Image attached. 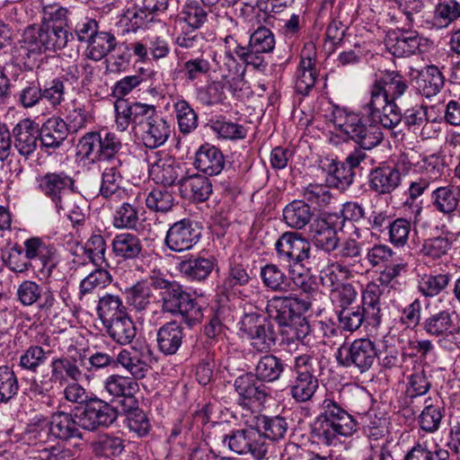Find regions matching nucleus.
<instances>
[{
	"label": "nucleus",
	"instance_id": "1",
	"mask_svg": "<svg viewBox=\"0 0 460 460\" xmlns=\"http://www.w3.org/2000/svg\"><path fill=\"white\" fill-rule=\"evenodd\" d=\"M73 38L67 30H59L33 23L23 30L16 49V58L25 71H32L42 54L65 49Z\"/></svg>",
	"mask_w": 460,
	"mask_h": 460
},
{
	"label": "nucleus",
	"instance_id": "2",
	"mask_svg": "<svg viewBox=\"0 0 460 460\" xmlns=\"http://www.w3.org/2000/svg\"><path fill=\"white\" fill-rule=\"evenodd\" d=\"M358 420L337 402L332 394H326L320 413L311 426V437L318 444L329 446L339 436L349 437L358 429Z\"/></svg>",
	"mask_w": 460,
	"mask_h": 460
},
{
	"label": "nucleus",
	"instance_id": "3",
	"mask_svg": "<svg viewBox=\"0 0 460 460\" xmlns=\"http://www.w3.org/2000/svg\"><path fill=\"white\" fill-rule=\"evenodd\" d=\"M275 251L279 262L287 265L293 283L305 293L313 291V283L308 275L296 270L298 265L303 266L310 258L311 244L308 240L301 233L288 231L275 243Z\"/></svg>",
	"mask_w": 460,
	"mask_h": 460
},
{
	"label": "nucleus",
	"instance_id": "4",
	"mask_svg": "<svg viewBox=\"0 0 460 460\" xmlns=\"http://www.w3.org/2000/svg\"><path fill=\"white\" fill-rule=\"evenodd\" d=\"M331 114L336 129L363 148H374L384 139L381 128L375 122L367 123L360 111L333 104Z\"/></svg>",
	"mask_w": 460,
	"mask_h": 460
},
{
	"label": "nucleus",
	"instance_id": "5",
	"mask_svg": "<svg viewBox=\"0 0 460 460\" xmlns=\"http://www.w3.org/2000/svg\"><path fill=\"white\" fill-rule=\"evenodd\" d=\"M315 358L309 354H302L294 358L290 369L294 375L288 386V394L295 402L303 403L313 399L319 388Z\"/></svg>",
	"mask_w": 460,
	"mask_h": 460
},
{
	"label": "nucleus",
	"instance_id": "6",
	"mask_svg": "<svg viewBox=\"0 0 460 460\" xmlns=\"http://www.w3.org/2000/svg\"><path fill=\"white\" fill-rule=\"evenodd\" d=\"M162 311L172 315L180 314L190 328L203 318L202 307L196 297L177 281L165 292H161Z\"/></svg>",
	"mask_w": 460,
	"mask_h": 460
},
{
	"label": "nucleus",
	"instance_id": "7",
	"mask_svg": "<svg viewBox=\"0 0 460 460\" xmlns=\"http://www.w3.org/2000/svg\"><path fill=\"white\" fill-rule=\"evenodd\" d=\"M24 252L31 261V269L37 268L39 274L49 282L58 280L56 271L59 264V252L57 246L49 239L31 236L24 241Z\"/></svg>",
	"mask_w": 460,
	"mask_h": 460
},
{
	"label": "nucleus",
	"instance_id": "8",
	"mask_svg": "<svg viewBox=\"0 0 460 460\" xmlns=\"http://www.w3.org/2000/svg\"><path fill=\"white\" fill-rule=\"evenodd\" d=\"M119 415V409L96 395L89 397L84 406L77 408L76 417L79 427L86 431L95 432L113 426Z\"/></svg>",
	"mask_w": 460,
	"mask_h": 460
},
{
	"label": "nucleus",
	"instance_id": "9",
	"mask_svg": "<svg viewBox=\"0 0 460 460\" xmlns=\"http://www.w3.org/2000/svg\"><path fill=\"white\" fill-rule=\"evenodd\" d=\"M377 358L376 345L368 338L356 339L350 343L344 342L335 353L340 367H353L361 374L368 371Z\"/></svg>",
	"mask_w": 460,
	"mask_h": 460
},
{
	"label": "nucleus",
	"instance_id": "10",
	"mask_svg": "<svg viewBox=\"0 0 460 460\" xmlns=\"http://www.w3.org/2000/svg\"><path fill=\"white\" fill-rule=\"evenodd\" d=\"M135 133L146 148L155 149L168 140L171 126L162 112L151 104L150 110L145 112Z\"/></svg>",
	"mask_w": 460,
	"mask_h": 460
},
{
	"label": "nucleus",
	"instance_id": "11",
	"mask_svg": "<svg viewBox=\"0 0 460 460\" xmlns=\"http://www.w3.org/2000/svg\"><path fill=\"white\" fill-rule=\"evenodd\" d=\"M340 214L323 212L316 216L309 225V236L314 246L328 253L335 252L340 243Z\"/></svg>",
	"mask_w": 460,
	"mask_h": 460
},
{
	"label": "nucleus",
	"instance_id": "12",
	"mask_svg": "<svg viewBox=\"0 0 460 460\" xmlns=\"http://www.w3.org/2000/svg\"><path fill=\"white\" fill-rule=\"evenodd\" d=\"M222 442L227 443L231 451L239 455L250 453L257 460L264 458L268 453L269 444L258 429H234L222 437Z\"/></svg>",
	"mask_w": 460,
	"mask_h": 460
},
{
	"label": "nucleus",
	"instance_id": "13",
	"mask_svg": "<svg viewBox=\"0 0 460 460\" xmlns=\"http://www.w3.org/2000/svg\"><path fill=\"white\" fill-rule=\"evenodd\" d=\"M37 181L39 190L55 207H60L68 196L80 194L75 180L64 171L46 172L37 178Z\"/></svg>",
	"mask_w": 460,
	"mask_h": 460
},
{
	"label": "nucleus",
	"instance_id": "14",
	"mask_svg": "<svg viewBox=\"0 0 460 460\" xmlns=\"http://www.w3.org/2000/svg\"><path fill=\"white\" fill-rule=\"evenodd\" d=\"M316 62L317 50L315 44L312 41L305 43L295 73V89L298 94L306 96L315 86L319 76Z\"/></svg>",
	"mask_w": 460,
	"mask_h": 460
},
{
	"label": "nucleus",
	"instance_id": "15",
	"mask_svg": "<svg viewBox=\"0 0 460 460\" xmlns=\"http://www.w3.org/2000/svg\"><path fill=\"white\" fill-rule=\"evenodd\" d=\"M234 388L238 395L237 403L243 408L253 404L263 405L270 397V388L257 378L253 372L238 376L234 382Z\"/></svg>",
	"mask_w": 460,
	"mask_h": 460
},
{
	"label": "nucleus",
	"instance_id": "16",
	"mask_svg": "<svg viewBox=\"0 0 460 460\" xmlns=\"http://www.w3.org/2000/svg\"><path fill=\"white\" fill-rule=\"evenodd\" d=\"M201 236L198 223L190 218H182L168 228L164 245L172 252H183L190 250Z\"/></svg>",
	"mask_w": 460,
	"mask_h": 460
},
{
	"label": "nucleus",
	"instance_id": "17",
	"mask_svg": "<svg viewBox=\"0 0 460 460\" xmlns=\"http://www.w3.org/2000/svg\"><path fill=\"white\" fill-rule=\"evenodd\" d=\"M252 279V270L242 254H234L228 260L227 271L219 286L221 294H235L240 288L249 285Z\"/></svg>",
	"mask_w": 460,
	"mask_h": 460
},
{
	"label": "nucleus",
	"instance_id": "18",
	"mask_svg": "<svg viewBox=\"0 0 460 460\" xmlns=\"http://www.w3.org/2000/svg\"><path fill=\"white\" fill-rule=\"evenodd\" d=\"M363 109L367 112L368 121L379 123L387 129L394 128L402 121V113L394 100L381 97L378 101L376 96L370 95Z\"/></svg>",
	"mask_w": 460,
	"mask_h": 460
},
{
	"label": "nucleus",
	"instance_id": "19",
	"mask_svg": "<svg viewBox=\"0 0 460 460\" xmlns=\"http://www.w3.org/2000/svg\"><path fill=\"white\" fill-rule=\"evenodd\" d=\"M13 147L25 160L36 152L40 142V125L30 118L21 119L12 129Z\"/></svg>",
	"mask_w": 460,
	"mask_h": 460
},
{
	"label": "nucleus",
	"instance_id": "20",
	"mask_svg": "<svg viewBox=\"0 0 460 460\" xmlns=\"http://www.w3.org/2000/svg\"><path fill=\"white\" fill-rule=\"evenodd\" d=\"M387 51L395 58H408L420 51L421 38L418 31L404 26L390 31L385 38Z\"/></svg>",
	"mask_w": 460,
	"mask_h": 460
},
{
	"label": "nucleus",
	"instance_id": "21",
	"mask_svg": "<svg viewBox=\"0 0 460 460\" xmlns=\"http://www.w3.org/2000/svg\"><path fill=\"white\" fill-rule=\"evenodd\" d=\"M409 89L406 77L396 70H385L379 78L376 79L370 89V95L396 101Z\"/></svg>",
	"mask_w": 460,
	"mask_h": 460
},
{
	"label": "nucleus",
	"instance_id": "22",
	"mask_svg": "<svg viewBox=\"0 0 460 460\" xmlns=\"http://www.w3.org/2000/svg\"><path fill=\"white\" fill-rule=\"evenodd\" d=\"M79 79L77 67H69L68 71L61 75L45 82L41 85L42 102L48 103L52 109L58 108L66 99V84L77 83Z\"/></svg>",
	"mask_w": 460,
	"mask_h": 460
},
{
	"label": "nucleus",
	"instance_id": "23",
	"mask_svg": "<svg viewBox=\"0 0 460 460\" xmlns=\"http://www.w3.org/2000/svg\"><path fill=\"white\" fill-rule=\"evenodd\" d=\"M419 331L440 339L459 334L460 327L456 325L452 313L444 309L424 316Z\"/></svg>",
	"mask_w": 460,
	"mask_h": 460
},
{
	"label": "nucleus",
	"instance_id": "24",
	"mask_svg": "<svg viewBox=\"0 0 460 460\" xmlns=\"http://www.w3.org/2000/svg\"><path fill=\"white\" fill-rule=\"evenodd\" d=\"M150 105L140 102H129L128 99L116 100L114 102L115 124L119 131H125L129 125L137 129L145 112L150 110Z\"/></svg>",
	"mask_w": 460,
	"mask_h": 460
},
{
	"label": "nucleus",
	"instance_id": "25",
	"mask_svg": "<svg viewBox=\"0 0 460 460\" xmlns=\"http://www.w3.org/2000/svg\"><path fill=\"white\" fill-rule=\"evenodd\" d=\"M302 305H305V302L300 298L275 296L268 301L266 309L269 317L276 321L280 327L296 320L301 314L298 309Z\"/></svg>",
	"mask_w": 460,
	"mask_h": 460
},
{
	"label": "nucleus",
	"instance_id": "26",
	"mask_svg": "<svg viewBox=\"0 0 460 460\" xmlns=\"http://www.w3.org/2000/svg\"><path fill=\"white\" fill-rule=\"evenodd\" d=\"M400 171L390 165H379L370 170L368 174V188L377 195L391 194L401 184Z\"/></svg>",
	"mask_w": 460,
	"mask_h": 460
},
{
	"label": "nucleus",
	"instance_id": "27",
	"mask_svg": "<svg viewBox=\"0 0 460 460\" xmlns=\"http://www.w3.org/2000/svg\"><path fill=\"white\" fill-rule=\"evenodd\" d=\"M429 202L434 211L452 217L459 208L460 187L450 183L438 186L431 191Z\"/></svg>",
	"mask_w": 460,
	"mask_h": 460
},
{
	"label": "nucleus",
	"instance_id": "28",
	"mask_svg": "<svg viewBox=\"0 0 460 460\" xmlns=\"http://www.w3.org/2000/svg\"><path fill=\"white\" fill-rule=\"evenodd\" d=\"M212 406L210 403H206L200 410L196 411L191 416H184L178 420L172 425L168 442L173 444L179 438V443L181 440L185 443L189 437L192 436L194 424L206 425L210 420Z\"/></svg>",
	"mask_w": 460,
	"mask_h": 460
},
{
	"label": "nucleus",
	"instance_id": "29",
	"mask_svg": "<svg viewBox=\"0 0 460 460\" xmlns=\"http://www.w3.org/2000/svg\"><path fill=\"white\" fill-rule=\"evenodd\" d=\"M217 266V260L214 255L205 256L199 253L190 254L189 258L182 260L178 265V270L187 279L201 281L208 279Z\"/></svg>",
	"mask_w": 460,
	"mask_h": 460
},
{
	"label": "nucleus",
	"instance_id": "30",
	"mask_svg": "<svg viewBox=\"0 0 460 460\" xmlns=\"http://www.w3.org/2000/svg\"><path fill=\"white\" fill-rule=\"evenodd\" d=\"M184 338V329L181 323L172 320L164 323L156 334L157 347L164 356H172L181 347Z\"/></svg>",
	"mask_w": 460,
	"mask_h": 460
},
{
	"label": "nucleus",
	"instance_id": "31",
	"mask_svg": "<svg viewBox=\"0 0 460 460\" xmlns=\"http://www.w3.org/2000/svg\"><path fill=\"white\" fill-rule=\"evenodd\" d=\"M249 44L254 59L261 63L258 65L257 70L264 71L269 65L265 55L271 53L275 49L274 33L269 28L261 25L250 35Z\"/></svg>",
	"mask_w": 460,
	"mask_h": 460
},
{
	"label": "nucleus",
	"instance_id": "32",
	"mask_svg": "<svg viewBox=\"0 0 460 460\" xmlns=\"http://www.w3.org/2000/svg\"><path fill=\"white\" fill-rule=\"evenodd\" d=\"M194 165L206 175H217L225 167V155L218 147L205 143L196 152Z\"/></svg>",
	"mask_w": 460,
	"mask_h": 460
},
{
	"label": "nucleus",
	"instance_id": "33",
	"mask_svg": "<svg viewBox=\"0 0 460 460\" xmlns=\"http://www.w3.org/2000/svg\"><path fill=\"white\" fill-rule=\"evenodd\" d=\"M76 354L77 357L61 356L52 358L50 371L53 372V376L57 378L60 385L66 383L67 378L78 382L86 375L80 365L83 364L81 362V353L76 352Z\"/></svg>",
	"mask_w": 460,
	"mask_h": 460
},
{
	"label": "nucleus",
	"instance_id": "34",
	"mask_svg": "<svg viewBox=\"0 0 460 460\" xmlns=\"http://www.w3.org/2000/svg\"><path fill=\"white\" fill-rule=\"evenodd\" d=\"M178 184L181 196L195 203L204 202L212 194V183L210 180L199 173L181 178Z\"/></svg>",
	"mask_w": 460,
	"mask_h": 460
},
{
	"label": "nucleus",
	"instance_id": "35",
	"mask_svg": "<svg viewBox=\"0 0 460 460\" xmlns=\"http://www.w3.org/2000/svg\"><path fill=\"white\" fill-rule=\"evenodd\" d=\"M445 412L444 402L439 396H429L426 398L424 408L418 417L420 429L428 433L438 431L445 416Z\"/></svg>",
	"mask_w": 460,
	"mask_h": 460
},
{
	"label": "nucleus",
	"instance_id": "36",
	"mask_svg": "<svg viewBox=\"0 0 460 460\" xmlns=\"http://www.w3.org/2000/svg\"><path fill=\"white\" fill-rule=\"evenodd\" d=\"M52 436L59 440L67 441L74 438H82L76 411L74 415L65 411H57L49 420Z\"/></svg>",
	"mask_w": 460,
	"mask_h": 460
},
{
	"label": "nucleus",
	"instance_id": "37",
	"mask_svg": "<svg viewBox=\"0 0 460 460\" xmlns=\"http://www.w3.org/2000/svg\"><path fill=\"white\" fill-rule=\"evenodd\" d=\"M126 303L137 313H144L148 311L152 305L155 303L153 290L147 279L137 281L124 290Z\"/></svg>",
	"mask_w": 460,
	"mask_h": 460
},
{
	"label": "nucleus",
	"instance_id": "38",
	"mask_svg": "<svg viewBox=\"0 0 460 460\" xmlns=\"http://www.w3.org/2000/svg\"><path fill=\"white\" fill-rule=\"evenodd\" d=\"M143 209L137 198H128L116 208L112 225L117 229L136 230L140 224L139 214Z\"/></svg>",
	"mask_w": 460,
	"mask_h": 460
},
{
	"label": "nucleus",
	"instance_id": "39",
	"mask_svg": "<svg viewBox=\"0 0 460 460\" xmlns=\"http://www.w3.org/2000/svg\"><path fill=\"white\" fill-rule=\"evenodd\" d=\"M314 215L313 208L302 199L292 200L282 211L284 223L295 230H302L310 225Z\"/></svg>",
	"mask_w": 460,
	"mask_h": 460
},
{
	"label": "nucleus",
	"instance_id": "40",
	"mask_svg": "<svg viewBox=\"0 0 460 460\" xmlns=\"http://www.w3.org/2000/svg\"><path fill=\"white\" fill-rule=\"evenodd\" d=\"M254 368V374L263 384L274 383L280 379L288 365L282 358L265 352Z\"/></svg>",
	"mask_w": 460,
	"mask_h": 460
},
{
	"label": "nucleus",
	"instance_id": "41",
	"mask_svg": "<svg viewBox=\"0 0 460 460\" xmlns=\"http://www.w3.org/2000/svg\"><path fill=\"white\" fill-rule=\"evenodd\" d=\"M40 132L41 147L53 150L58 148L70 133L60 117L48 119L40 127Z\"/></svg>",
	"mask_w": 460,
	"mask_h": 460
},
{
	"label": "nucleus",
	"instance_id": "42",
	"mask_svg": "<svg viewBox=\"0 0 460 460\" xmlns=\"http://www.w3.org/2000/svg\"><path fill=\"white\" fill-rule=\"evenodd\" d=\"M102 325L109 337L120 345L129 344L137 335V326L128 312Z\"/></svg>",
	"mask_w": 460,
	"mask_h": 460
},
{
	"label": "nucleus",
	"instance_id": "43",
	"mask_svg": "<svg viewBox=\"0 0 460 460\" xmlns=\"http://www.w3.org/2000/svg\"><path fill=\"white\" fill-rule=\"evenodd\" d=\"M448 450L443 448L434 439L420 438L404 456L403 460H449Z\"/></svg>",
	"mask_w": 460,
	"mask_h": 460
},
{
	"label": "nucleus",
	"instance_id": "44",
	"mask_svg": "<svg viewBox=\"0 0 460 460\" xmlns=\"http://www.w3.org/2000/svg\"><path fill=\"white\" fill-rule=\"evenodd\" d=\"M112 251L123 260H136L143 256L144 247L140 238L129 232L118 234L112 240Z\"/></svg>",
	"mask_w": 460,
	"mask_h": 460
},
{
	"label": "nucleus",
	"instance_id": "45",
	"mask_svg": "<svg viewBox=\"0 0 460 460\" xmlns=\"http://www.w3.org/2000/svg\"><path fill=\"white\" fill-rule=\"evenodd\" d=\"M352 235L345 238L342 242L340 241L335 254L336 261L355 266L362 261L363 244L358 239L361 236L359 228L356 227Z\"/></svg>",
	"mask_w": 460,
	"mask_h": 460
},
{
	"label": "nucleus",
	"instance_id": "46",
	"mask_svg": "<svg viewBox=\"0 0 460 460\" xmlns=\"http://www.w3.org/2000/svg\"><path fill=\"white\" fill-rule=\"evenodd\" d=\"M118 43L115 35L111 31L99 29L86 46V56L93 61H100L114 51Z\"/></svg>",
	"mask_w": 460,
	"mask_h": 460
},
{
	"label": "nucleus",
	"instance_id": "47",
	"mask_svg": "<svg viewBox=\"0 0 460 460\" xmlns=\"http://www.w3.org/2000/svg\"><path fill=\"white\" fill-rule=\"evenodd\" d=\"M24 441L32 447L46 444L52 436L49 418L44 415H37L25 426L22 432Z\"/></svg>",
	"mask_w": 460,
	"mask_h": 460
},
{
	"label": "nucleus",
	"instance_id": "48",
	"mask_svg": "<svg viewBox=\"0 0 460 460\" xmlns=\"http://www.w3.org/2000/svg\"><path fill=\"white\" fill-rule=\"evenodd\" d=\"M384 293V285L380 282H368L361 294V306L366 310L367 314L374 323H381V305L380 298Z\"/></svg>",
	"mask_w": 460,
	"mask_h": 460
},
{
	"label": "nucleus",
	"instance_id": "49",
	"mask_svg": "<svg viewBox=\"0 0 460 460\" xmlns=\"http://www.w3.org/2000/svg\"><path fill=\"white\" fill-rule=\"evenodd\" d=\"M445 84V77L436 66H427L419 72L417 85L420 93L427 97L438 94Z\"/></svg>",
	"mask_w": 460,
	"mask_h": 460
},
{
	"label": "nucleus",
	"instance_id": "50",
	"mask_svg": "<svg viewBox=\"0 0 460 460\" xmlns=\"http://www.w3.org/2000/svg\"><path fill=\"white\" fill-rule=\"evenodd\" d=\"M323 171L326 172V181L330 186L345 190L354 181L356 172L350 171L342 161L332 159L324 164Z\"/></svg>",
	"mask_w": 460,
	"mask_h": 460
},
{
	"label": "nucleus",
	"instance_id": "51",
	"mask_svg": "<svg viewBox=\"0 0 460 460\" xmlns=\"http://www.w3.org/2000/svg\"><path fill=\"white\" fill-rule=\"evenodd\" d=\"M264 287L273 292H288L291 289L290 275L286 273L276 264L267 263L261 268L260 272Z\"/></svg>",
	"mask_w": 460,
	"mask_h": 460
},
{
	"label": "nucleus",
	"instance_id": "52",
	"mask_svg": "<svg viewBox=\"0 0 460 460\" xmlns=\"http://www.w3.org/2000/svg\"><path fill=\"white\" fill-rule=\"evenodd\" d=\"M41 84L38 78L20 79V89L16 93L17 102L24 109H32L42 103Z\"/></svg>",
	"mask_w": 460,
	"mask_h": 460
},
{
	"label": "nucleus",
	"instance_id": "53",
	"mask_svg": "<svg viewBox=\"0 0 460 460\" xmlns=\"http://www.w3.org/2000/svg\"><path fill=\"white\" fill-rule=\"evenodd\" d=\"M337 314L340 327L345 332H353L358 330L364 323L371 326H378L380 324L372 323V320L361 305L340 309Z\"/></svg>",
	"mask_w": 460,
	"mask_h": 460
},
{
	"label": "nucleus",
	"instance_id": "54",
	"mask_svg": "<svg viewBox=\"0 0 460 460\" xmlns=\"http://www.w3.org/2000/svg\"><path fill=\"white\" fill-rule=\"evenodd\" d=\"M125 442L124 438L115 436L113 433H103L92 443V449L97 456L117 457L125 450Z\"/></svg>",
	"mask_w": 460,
	"mask_h": 460
},
{
	"label": "nucleus",
	"instance_id": "55",
	"mask_svg": "<svg viewBox=\"0 0 460 460\" xmlns=\"http://www.w3.org/2000/svg\"><path fill=\"white\" fill-rule=\"evenodd\" d=\"M181 165L172 156L158 160L151 169V174L156 183L167 188L172 186L178 177Z\"/></svg>",
	"mask_w": 460,
	"mask_h": 460
},
{
	"label": "nucleus",
	"instance_id": "56",
	"mask_svg": "<svg viewBox=\"0 0 460 460\" xmlns=\"http://www.w3.org/2000/svg\"><path fill=\"white\" fill-rule=\"evenodd\" d=\"M96 312L102 323L104 324L128 313V308L123 305L119 296L105 294L99 298Z\"/></svg>",
	"mask_w": 460,
	"mask_h": 460
},
{
	"label": "nucleus",
	"instance_id": "57",
	"mask_svg": "<svg viewBox=\"0 0 460 460\" xmlns=\"http://www.w3.org/2000/svg\"><path fill=\"white\" fill-rule=\"evenodd\" d=\"M173 111L176 116L179 131L182 135H189L199 126V116L189 102L184 99L173 103Z\"/></svg>",
	"mask_w": 460,
	"mask_h": 460
},
{
	"label": "nucleus",
	"instance_id": "58",
	"mask_svg": "<svg viewBox=\"0 0 460 460\" xmlns=\"http://www.w3.org/2000/svg\"><path fill=\"white\" fill-rule=\"evenodd\" d=\"M280 336L282 342L287 345H291L296 341L303 344H307L306 338L311 332V326L305 317L301 314L296 320L288 323L287 325L280 326Z\"/></svg>",
	"mask_w": 460,
	"mask_h": 460
},
{
	"label": "nucleus",
	"instance_id": "59",
	"mask_svg": "<svg viewBox=\"0 0 460 460\" xmlns=\"http://www.w3.org/2000/svg\"><path fill=\"white\" fill-rule=\"evenodd\" d=\"M118 164L106 167L102 173V181L99 193L105 199H111L113 196L120 198L125 193V189L120 188L123 176Z\"/></svg>",
	"mask_w": 460,
	"mask_h": 460
},
{
	"label": "nucleus",
	"instance_id": "60",
	"mask_svg": "<svg viewBox=\"0 0 460 460\" xmlns=\"http://www.w3.org/2000/svg\"><path fill=\"white\" fill-rule=\"evenodd\" d=\"M300 193L303 197L302 200H305L314 209H323L327 208L333 199V195L330 191L329 187L319 183H309L302 188Z\"/></svg>",
	"mask_w": 460,
	"mask_h": 460
},
{
	"label": "nucleus",
	"instance_id": "61",
	"mask_svg": "<svg viewBox=\"0 0 460 460\" xmlns=\"http://www.w3.org/2000/svg\"><path fill=\"white\" fill-rule=\"evenodd\" d=\"M259 429H262L261 435L271 441L283 439L288 432L287 420L280 416L261 415L257 420Z\"/></svg>",
	"mask_w": 460,
	"mask_h": 460
},
{
	"label": "nucleus",
	"instance_id": "62",
	"mask_svg": "<svg viewBox=\"0 0 460 460\" xmlns=\"http://www.w3.org/2000/svg\"><path fill=\"white\" fill-rule=\"evenodd\" d=\"M248 337L252 341V348L258 352H270L277 341L274 324L269 318Z\"/></svg>",
	"mask_w": 460,
	"mask_h": 460
},
{
	"label": "nucleus",
	"instance_id": "63",
	"mask_svg": "<svg viewBox=\"0 0 460 460\" xmlns=\"http://www.w3.org/2000/svg\"><path fill=\"white\" fill-rule=\"evenodd\" d=\"M211 70L212 65L209 59L200 55L185 60L179 73L182 74L186 82L193 83L208 76Z\"/></svg>",
	"mask_w": 460,
	"mask_h": 460
},
{
	"label": "nucleus",
	"instance_id": "64",
	"mask_svg": "<svg viewBox=\"0 0 460 460\" xmlns=\"http://www.w3.org/2000/svg\"><path fill=\"white\" fill-rule=\"evenodd\" d=\"M176 204L173 193L164 187L153 189L146 198V208L157 213H168Z\"/></svg>",
	"mask_w": 460,
	"mask_h": 460
}]
</instances>
